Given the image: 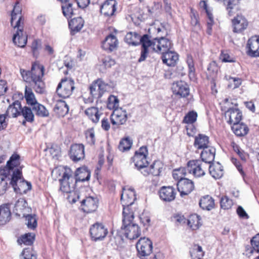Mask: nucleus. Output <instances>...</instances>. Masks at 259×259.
Instances as JSON below:
<instances>
[{"instance_id":"f257e3e1","label":"nucleus","mask_w":259,"mask_h":259,"mask_svg":"<svg viewBox=\"0 0 259 259\" xmlns=\"http://www.w3.org/2000/svg\"><path fill=\"white\" fill-rule=\"evenodd\" d=\"M45 67L42 65L34 63L31 70L20 69V73L24 81L29 82L37 93L44 94L45 92V84L42 80Z\"/></svg>"},{"instance_id":"f03ea898","label":"nucleus","mask_w":259,"mask_h":259,"mask_svg":"<svg viewBox=\"0 0 259 259\" xmlns=\"http://www.w3.org/2000/svg\"><path fill=\"white\" fill-rule=\"evenodd\" d=\"M122 215L121 230L125 237L130 240L138 238L141 235V230L137 224L133 223L134 219V212H130L127 209L124 208Z\"/></svg>"},{"instance_id":"7ed1b4c3","label":"nucleus","mask_w":259,"mask_h":259,"mask_svg":"<svg viewBox=\"0 0 259 259\" xmlns=\"http://www.w3.org/2000/svg\"><path fill=\"white\" fill-rule=\"evenodd\" d=\"M20 157L19 155L14 153L10 158L7 161V164L4 167L0 168V195L3 194L6 191L8 183L11 181L12 172L5 170L14 169L20 164Z\"/></svg>"},{"instance_id":"20e7f679","label":"nucleus","mask_w":259,"mask_h":259,"mask_svg":"<svg viewBox=\"0 0 259 259\" xmlns=\"http://www.w3.org/2000/svg\"><path fill=\"white\" fill-rule=\"evenodd\" d=\"M21 169L22 167L19 165L14 168V169H8L6 170L7 171L9 170L10 172H12L10 185L12 186L14 191L16 193L20 194L26 193L31 189L30 183L26 181L23 178Z\"/></svg>"},{"instance_id":"39448f33","label":"nucleus","mask_w":259,"mask_h":259,"mask_svg":"<svg viewBox=\"0 0 259 259\" xmlns=\"http://www.w3.org/2000/svg\"><path fill=\"white\" fill-rule=\"evenodd\" d=\"M172 43L166 32V37H163V64L167 66H175L179 59V56L172 50Z\"/></svg>"},{"instance_id":"423d86ee","label":"nucleus","mask_w":259,"mask_h":259,"mask_svg":"<svg viewBox=\"0 0 259 259\" xmlns=\"http://www.w3.org/2000/svg\"><path fill=\"white\" fill-rule=\"evenodd\" d=\"M75 89L74 81L71 78H64L62 79L58 84L56 92L58 95L63 98H69Z\"/></svg>"},{"instance_id":"0eeeda50","label":"nucleus","mask_w":259,"mask_h":259,"mask_svg":"<svg viewBox=\"0 0 259 259\" xmlns=\"http://www.w3.org/2000/svg\"><path fill=\"white\" fill-rule=\"evenodd\" d=\"M137 255L141 259H147L146 256L151 254L153 249L152 241L148 238H141L136 244Z\"/></svg>"},{"instance_id":"6e6552de","label":"nucleus","mask_w":259,"mask_h":259,"mask_svg":"<svg viewBox=\"0 0 259 259\" xmlns=\"http://www.w3.org/2000/svg\"><path fill=\"white\" fill-rule=\"evenodd\" d=\"M59 181L60 183V189L63 193H71L75 189V180L69 170H66L63 173L62 177Z\"/></svg>"},{"instance_id":"1a4fd4ad","label":"nucleus","mask_w":259,"mask_h":259,"mask_svg":"<svg viewBox=\"0 0 259 259\" xmlns=\"http://www.w3.org/2000/svg\"><path fill=\"white\" fill-rule=\"evenodd\" d=\"M208 165L200 160H192L187 163V170L189 174H192L195 177L203 176Z\"/></svg>"},{"instance_id":"9d476101","label":"nucleus","mask_w":259,"mask_h":259,"mask_svg":"<svg viewBox=\"0 0 259 259\" xmlns=\"http://www.w3.org/2000/svg\"><path fill=\"white\" fill-rule=\"evenodd\" d=\"M111 87L108 83H105L101 79H98L95 81L90 86V94L94 98L99 99L101 98L104 93L109 90Z\"/></svg>"},{"instance_id":"9b49d317","label":"nucleus","mask_w":259,"mask_h":259,"mask_svg":"<svg viewBox=\"0 0 259 259\" xmlns=\"http://www.w3.org/2000/svg\"><path fill=\"white\" fill-rule=\"evenodd\" d=\"M135 192L133 188H123L122 193L121 194V202L124 208H126L130 212H134L130 206L134 203L136 200Z\"/></svg>"},{"instance_id":"f8f14e48","label":"nucleus","mask_w":259,"mask_h":259,"mask_svg":"<svg viewBox=\"0 0 259 259\" xmlns=\"http://www.w3.org/2000/svg\"><path fill=\"white\" fill-rule=\"evenodd\" d=\"M148 154L147 148L146 146L141 147L135 152L133 160L136 168H143L144 166H148L149 164L147 158Z\"/></svg>"},{"instance_id":"ddd939ff","label":"nucleus","mask_w":259,"mask_h":259,"mask_svg":"<svg viewBox=\"0 0 259 259\" xmlns=\"http://www.w3.org/2000/svg\"><path fill=\"white\" fill-rule=\"evenodd\" d=\"M90 233L92 240L97 241L103 239L108 232L103 224L97 223L91 226Z\"/></svg>"},{"instance_id":"4468645a","label":"nucleus","mask_w":259,"mask_h":259,"mask_svg":"<svg viewBox=\"0 0 259 259\" xmlns=\"http://www.w3.org/2000/svg\"><path fill=\"white\" fill-rule=\"evenodd\" d=\"M232 24L233 32L240 33L247 28L248 22L244 16L237 14L232 20Z\"/></svg>"},{"instance_id":"2eb2a0df","label":"nucleus","mask_w":259,"mask_h":259,"mask_svg":"<svg viewBox=\"0 0 259 259\" xmlns=\"http://www.w3.org/2000/svg\"><path fill=\"white\" fill-rule=\"evenodd\" d=\"M70 159L74 162H77L84 157V147L81 144H75L70 147L69 153Z\"/></svg>"},{"instance_id":"dca6fc26","label":"nucleus","mask_w":259,"mask_h":259,"mask_svg":"<svg viewBox=\"0 0 259 259\" xmlns=\"http://www.w3.org/2000/svg\"><path fill=\"white\" fill-rule=\"evenodd\" d=\"M177 188L181 196H183L190 194L194 190V185L192 180L186 178L177 182Z\"/></svg>"},{"instance_id":"f3484780","label":"nucleus","mask_w":259,"mask_h":259,"mask_svg":"<svg viewBox=\"0 0 259 259\" xmlns=\"http://www.w3.org/2000/svg\"><path fill=\"white\" fill-rule=\"evenodd\" d=\"M13 27L15 29H17L13 37V42L19 47H24L27 41V35L26 32H23V26L20 25Z\"/></svg>"},{"instance_id":"a211bd4d","label":"nucleus","mask_w":259,"mask_h":259,"mask_svg":"<svg viewBox=\"0 0 259 259\" xmlns=\"http://www.w3.org/2000/svg\"><path fill=\"white\" fill-rule=\"evenodd\" d=\"M111 122L113 125L117 126L123 124L127 120V114L125 111L121 109L114 110L110 115Z\"/></svg>"},{"instance_id":"6ab92c4d","label":"nucleus","mask_w":259,"mask_h":259,"mask_svg":"<svg viewBox=\"0 0 259 259\" xmlns=\"http://www.w3.org/2000/svg\"><path fill=\"white\" fill-rule=\"evenodd\" d=\"M247 54L250 57H259V36L249 39L247 44Z\"/></svg>"},{"instance_id":"aec40b11","label":"nucleus","mask_w":259,"mask_h":259,"mask_svg":"<svg viewBox=\"0 0 259 259\" xmlns=\"http://www.w3.org/2000/svg\"><path fill=\"white\" fill-rule=\"evenodd\" d=\"M171 89L174 94L179 95L181 97H185L189 94L188 84L182 80L174 82Z\"/></svg>"},{"instance_id":"412c9836","label":"nucleus","mask_w":259,"mask_h":259,"mask_svg":"<svg viewBox=\"0 0 259 259\" xmlns=\"http://www.w3.org/2000/svg\"><path fill=\"white\" fill-rule=\"evenodd\" d=\"M162 39V37L160 38H155L154 40L157 41L158 43L157 45H155V42L152 41L149 38V36L148 34H144L142 37H140V43L142 44V48H147L149 47H152V48L154 51L155 52L160 51H161V46H160V39Z\"/></svg>"},{"instance_id":"4be33fe9","label":"nucleus","mask_w":259,"mask_h":259,"mask_svg":"<svg viewBox=\"0 0 259 259\" xmlns=\"http://www.w3.org/2000/svg\"><path fill=\"white\" fill-rule=\"evenodd\" d=\"M259 253V233L257 234L250 240V246L247 245L244 254L248 257L254 253Z\"/></svg>"},{"instance_id":"5701e85b","label":"nucleus","mask_w":259,"mask_h":259,"mask_svg":"<svg viewBox=\"0 0 259 259\" xmlns=\"http://www.w3.org/2000/svg\"><path fill=\"white\" fill-rule=\"evenodd\" d=\"M118 44V41L116 37L114 35L110 34L106 36L103 41L102 47L104 50L111 52L117 49Z\"/></svg>"},{"instance_id":"b1692460","label":"nucleus","mask_w":259,"mask_h":259,"mask_svg":"<svg viewBox=\"0 0 259 259\" xmlns=\"http://www.w3.org/2000/svg\"><path fill=\"white\" fill-rule=\"evenodd\" d=\"M81 206L83 211L90 213L95 211L98 207V200L97 198L88 197L81 202Z\"/></svg>"},{"instance_id":"393cba45","label":"nucleus","mask_w":259,"mask_h":259,"mask_svg":"<svg viewBox=\"0 0 259 259\" xmlns=\"http://www.w3.org/2000/svg\"><path fill=\"white\" fill-rule=\"evenodd\" d=\"M115 0H107L100 7L101 13L106 16H112L116 10Z\"/></svg>"},{"instance_id":"a878e982","label":"nucleus","mask_w":259,"mask_h":259,"mask_svg":"<svg viewBox=\"0 0 259 259\" xmlns=\"http://www.w3.org/2000/svg\"><path fill=\"white\" fill-rule=\"evenodd\" d=\"M226 117H229L228 122L230 124L234 125L240 123L242 119V113L237 108H230L225 113Z\"/></svg>"},{"instance_id":"bb28decb","label":"nucleus","mask_w":259,"mask_h":259,"mask_svg":"<svg viewBox=\"0 0 259 259\" xmlns=\"http://www.w3.org/2000/svg\"><path fill=\"white\" fill-rule=\"evenodd\" d=\"M10 204L5 203L0 205V225H4L11 219Z\"/></svg>"},{"instance_id":"cd10ccee","label":"nucleus","mask_w":259,"mask_h":259,"mask_svg":"<svg viewBox=\"0 0 259 259\" xmlns=\"http://www.w3.org/2000/svg\"><path fill=\"white\" fill-rule=\"evenodd\" d=\"M215 154V149L212 146H208L204 149L201 153V160L206 164H209L214 161Z\"/></svg>"},{"instance_id":"c85d7f7f","label":"nucleus","mask_w":259,"mask_h":259,"mask_svg":"<svg viewBox=\"0 0 259 259\" xmlns=\"http://www.w3.org/2000/svg\"><path fill=\"white\" fill-rule=\"evenodd\" d=\"M162 168V161L160 160H155L150 165V174L152 175L154 178L152 180V184L156 186L159 183V178L161 169Z\"/></svg>"},{"instance_id":"c756f323","label":"nucleus","mask_w":259,"mask_h":259,"mask_svg":"<svg viewBox=\"0 0 259 259\" xmlns=\"http://www.w3.org/2000/svg\"><path fill=\"white\" fill-rule=\"evenodd\" d=\"M223 3L229 16H233L240 10V0H224Z\"/></svg>"},{"instance_id":"7c9ffc66","label":"nucleus","mask_w":259,"mask_h":259,"mask_svg":"<svg viewBox=\"0 0 259 259\" xmlns=\"http://www.w3.org/2000/svg\"><path fill=\"white\" fill-rule=\"evenodd\" d=\"M18 4L17 3L15 5L11 14V24L13 27L21 25V9Z\"/></svg>"},{"instance_id":"2f4dec72","label":"nucleus","mask_w":259,"mask_h":259,"mask_svg":"<svg viewBox=\"0 0 259 259\" xmlns=\"http://www.w3.org/2000/svg\"><path fill=\"white\" fill-rule=\"evenodd\" d=\"M209 172L214 179H219L224 174L223 166L219 162L209 164Z\"/></svg>"},{"instance_id":"473e14b6","label":"nucleus","mask_w":259,"mask_h":259,"mask_svg":"<svg viewBox=\"0 0 259 259\" xmlns=\"http://www.w3.org/2000/svg\"><path fill=\"white\" fill-rule=\"evenodd\" d=\"M91 176L90 172L85 167H79L76 169L74 177L75 183L77 182H84L89 180Z\"/></svg>"},{"instance_id":"72a5a7b5","label":"nucleus","mask_w":259,"mask_h":259,"mask_svg":"<svg viewBox=\"0 0 259 259\" xmlns=\"http://www.w3.org/2000/svg\"><path fill=\"white\" fill-rule=\"evenodd\" d=\"M23 107L19 101H15L12 105H10L7 109V114L9 116L16 117L21 115Z\"/></svg>"},{"instance_id":"f704fd0d","label":"nucleus","mask_w":259,"mask_h":259,"mask_svg":"<svg viewBox=\"0 0 259 259\" xmlns=\"http://www.w3.org/2000/svg\"><path fill=\"white\" fill-rule=\"evenodd\" d=\"M54 111L58 116L63 117L69 111V107L66 103L63 100L58 101L54 108Z\"/></svg>"},{"instance_id":"c9c22d12","label":"nucleus","mask_w":259,"mask_h":259,"mask_svg":"<svg viewBox=\"0 0 259 259\" xmlns=\"http://www.w3.org/2000/svg\"><path fill=\"white\" fill-rule=\"evenodd\" d=\"M32 109L35 115L40 117H47L49 116V112L43 105L36 102L31 105Z\"/></svg>"},{"instance_id":"e433bc0d","label":"nucleus","mask_w":259,"mask_h":259,"mask_svg":"<svg viewBox=\"0 0 259 259\" xmlns=\"http://www.w3.org/2000/svg\"><path fill=\"white\" fill-rule=\"evenodd\" d=\"M209 137L203 134H199L196 137L194 141V146L197 149H204L208 147Z\"/></svg>"},{"instance_id":"4c0bfd02","label":"nucleus","mask_w":259,"mask_h":259,"mask_svg":"<svg viewBox=\"0 0 259 259\" xmlns=\"http://www.w3.org/2000/svg\"><path fill=\"white\" fill-rule=\"evenodd\" d=\"M199 5H200V7L203 8L205 11V12L207 14V17L208 19V20L207 22V32L208 34H210L211 31V29H212V26L213 25V18L212 14L208 10L206 1H201L200 2Z\"/></svg>"},{"instance_id":"58836bf2","label":"nucleus","mask_w":259,"mask_h":259,"mask_svg":"<svg viewBox=\"0 0 259 259\" xmlns=\"http://www.w3.org/2000/svg\"><path fill=\"white\" fill-rule=\"evenodd\" d=\"M83 24L84 21L80 17L73 18L69 22V27L72 32H74V33L80 31Z\"/></svg>"},{"instance_id":"ea45409f","label":"nucleus","mask_w":259,"mask_h":259,"mask_svg":"<svg viewBox=\"0 0 259 259\" xmlns=\"http://www.w3.org/2000/svg\"><path fill=\"white\" fill-rule=\"evenodd\" d=\"M187 224L193 230L198 229L201 226L200 217L196 214L190 215L187 219Z\"/></svg>"},{"instance_id":"a19ab883","label":"nucleus","mask_w":259,"mask_h":259,"mask_svg":"<svg viewBox=\"0 0 259 259\" xmlns=\"http://www.w3.org/2000/svg\"><path fill=\"white\" fill-rule=\"evenodd\" d=\"M85 114L94 122L97 123L99 121L102 113L99 111L98 108L95 107H91L85 110Z\"/></svg>"},{"instance_id":"79ce46f5","label":"nucleus","mask_w":259,"mask_h":259,"mask_svg":"<svg viewBox=\"0 0 259 259\" xmlns=\"http://www.w3.org/2000/svg\"><path fill=\"white\" fill-rule=\"evenodd\" d=\"M232 130L234 133L238 137L245 136L249 131L247 126L243 123H238L232 125Z\"/></svg>"},{"instance_id":"37998d69","label":"nucleus","mask_w":259,"mask_h":259,"mask_svg":"<svg viewBox=\"0 0 259 259\" xmlns=\"http://www.w3.org/2000/svg\"><path fill=\"white\" fill-rule=\"evenodd\" d=\"M199 205L203 209L209 210L214 207V200L209 195L204 196L200 200Z\"/></svg>"},{"instance_id":"c03bdc74","label":"nucleus","mask_w":259,"mask_h":259,"mask_svg":"<svg viewBox=\"0 0 259 259\" xmlns=\"http://www.w3.org/2000/svg\"><path fill=\"white\" fill-rule=\"evenodd\" d=\"M176 191L175 189L171 186H163V201H171L176 197Z\"/></svg>"},{"instance_id":"a18cd8bd","label":"nucleus","mask_w":259,"mask_h":259,"mask_svg":"<svg viewBox=\"0 0 259 259\" xmlns=\"http://www.w3.org/2000/svg\"><path fill=\"white\" fill-rule=\"evenodd\" d=\"M190 253L192 259H202L204 255L202 247L194 244L190 250Z\"/></svg>"},{"instance_id":"49530a36","label":"nucleus","mask_w":259,"mask_h":259,"mask_svg":"<svg viewBox=\"0 0 259 259\" xmlns=\"http://www.w3.org/2000/svg\"><path fill=\"white\" fill-rule=\"evenodd\" d=\"M24 97L26 103L30 106L37 102L31 88L27 85L25 88Z\"/></svg>"},{"instance_id":"de8ad7c7","label":"nucleus","mask_w":259,"mask_h":259,"mask_svg":"<svg viewBox=\"0 0 259 259\" xmlns=\"http://www.w3.org/2000/svg\"><path fill=\"white\" fill-rule=\"evenodd\" d=\"M61 8L64 16L67 18H71L74 14L73 4L70 1L63 3Z\"/></svg>"},{"instance_id":"09e8293b","label":"nucleus","mask_w":259,"mask_h":259,"mask_svg":"<svg viewBox=\"0 0 259 259\" xmlns=\"http://www.w3.org/2000/svg\"><path fill=\"white\" fill-rule=\"evenodd\" d=\"M35 238V235L32 233H26L22 235L17 240L19 244H24L26 245H31L33 244Z\"/></svg>"},{"instance_id":"8fccbe9b","label":"nucleus","mask_w":259,"mask_h":259,"mask_svg":"<svg viewBox=\"0 0 259 259\" xmlns=\"http://www.w3.org/2000/svg\"><path fill=\"white\" fill-rule=\"evenodd\" d=\"M32 108L24 106L21 111V115L27 121V122L32 123L34 120V114L32 111Z\"/></svg>"},{"instance_id":"3c124183","label":"nucleus","mask_w":259,"mask_h":259,"mask_svg":"<svg viewBox=\"0 0 259 259\" xmlns=\"http://www.w3.org/2000/svg\"><path fill=\"white\" fill-rule=\"evenodd\" d=\"M125 41L133 46H138L140 44L139 40H140V36L136 32H130L126 34L125 37Z\"/></svg>"},{"instance_id":"603ef678","label":"nucleus","mask_w":259,"mask_h":259,"mask_svg":"<svg viewBox=\"0 0 259 259\" xmlns=\"http://www.w3.org/2000/svg\"><path fill=\"white\" fill-rule=\"evenodd\" d=\"M187 172H188L187 167L175 169L173 170L172 176L174 179L178 181L186 179L184 177L187 175Z\"/></svg>"},{"instance_id":"864d4df0","label":"nucleus","mask_w":259,"mask_h":259,"mask_svg":"<svg viewBox=\"0 0 259 259\" xmlns=\"http://www.w3.org/2000/svg\"><path fill=\"white\" fill-rule=\"evenodd\" d=\"M133 141L128 137L122 139L118 145V149L120 151L124 152L128 150L132 147Z\"/></svg>"},{"instance_id":"5fc2aeb1","label":"nucleus","mask_w":259,"mask_h":259,"mask_svg":"<svg viewBox=\"0 0 259 259\" xmlns=\"http://www.w3.org/2000/svg\"><path fill=\"white\" fill-rule=\"evenodd\" d=\"M119 100L117 97L110 95L108 98L107 108L110 110H118Z\"/></svg>"},{"instance_id":"6e6d98bb","label":"nucleus","mask_w":259,"mask_h":259,"mask_svg":"<svg viewBox=\"0 0 259 259\" xmlns=\"http://www.w3.org/2000/svg\"><path fill=\"white\" fill-rule=\"evenodd\" d=\"M186 62L189 68V76L191 79L195 77V68L192 56L187 55Z\"/></svg>"},{"instance_id":"4d7b16f0","label":"nucleus","mask_w":259,"mask_h":259,"mask_svg":"<svg viewBox=\"0 0 259 259\" xmlns=\"http://www.w3.org/2000/svg\"><path fill=\"white\" fill-rule=\"evenodd\" d=\"M197 113L194 111H191L188 112L184 117L183 122L187 124H193L194 123L197 118Z\"/></svg>"},{"instance_id":"13d9d810","label":"nucleus","mask_w":259,"mask_h":259,"mask_svg":"<svg viewBox=\"0 0 259 259\" xmlns=\"http://www.w3.org/2000/svg\"><path fill=\"white\" fill-rule=\"evenodd\" d=\"M85 135L88 143L91 145H94L96 141L94 130L93 128L89 129L85 132Z\"/></svg>"},{"instance_id":"bf43d9fd","label":"nucleus","mask_w":259,"mask_h":259,"mask_svg":"<svg viewBox=\"0 0 259 259\" xmlns=\"http://www.w3.org/2000/svg\"><path fill=\"white\" fill-rule=\"evenodd\" d=\"M220 204L222 208L228 209L230 208L233 205V201L227 196L222 197L220 200Z\"/></svg>"},{"instance_id":"052dcab7","label":"nucleus","mask_w":259,"mask_h":259,"mask_svg":"<svg viewBox=\"0 0 259 259\" xmlns=\"http://www.w3.org/2000/svg\"><path fill=\"white\" fill-rule=\"evenodd\" d=\"M26 225L28 228L34 229L37 226V221L34 217L28 214L26 216Z\"/></svg>"},{"instance_id":"680f3d73","label":"nucleus","mask_w":259,"mask_h":259,"mask_svg":"<svg viewBox=\"0 0 259 259\" xmlns=\"http://www.w3.org/2000/svg\"><path fill=\"white\" fill-rule=\"evenodd\" d=\"M141 223L147 228L149 227L151 224V219L149 214L147 213H143L140 217Z\"/></svg>"},{"instance_id":"e2e57ef3","label":"nucleus","mask_w":259,"mask_h":259,"mask_svg":"<svg viewBox=\"0 0 259 259\" xmlns=\"http://www.w3.org/2000/svg\"><path fill=\"white\" fill-rule=\"evenodd\" d=\"M27 206V202L24 198L19 199L15 204V209L16 211H22Z\"/></svg>"},{"instance_id":"0e129e2a","label":"nucleus","mask_w":259,"mask_h":259,"mask_svg":"<svg viewBox=\"0 0 259 259\" xmlns=\"http://www.w3.org/2000/svg\"><path fill=\"white\" fill-rule=\"evenodd\" d=\"M102 62L106 68L111 67L115 64L114 60L112 59L110 56L104 57L102 60Z\"/></svg>"},{"instance_id":"69168bd1","label":"nucleus","mask_w":259,"mask_h":259,"mask_svg":"<svg viewBox=\"0 0 259 259\" xmlns=\"http://www.w3.org/2000/svg\"><path fill=\"white\" fill-rule=\"evenodd\" d=\"M21 259H36V256L28 249H24L22 252V257Z\"/></svg>"},{"instance_id":"338daca9","label":"nucleus","mask_w":259,"mask_h":259,"mask_svg":"<svg viewBox=\"0 0 259 259\" xmlns=\"http://www.w3.org/2000/svg\"><path fill=\"white\" fill-rule=\"evenodd\" d=\"M41 48V41L39 39L34 40L31 45V49L34 54Z\"/></svg>"},{"instance_id":"774afa93","label":"nucleus","mask_w":259,"mask_h":259,"mask_svg":"<svg viewBox=\"0 0 259 259\" xmlns=\"http://www.w3.org/2000/svg\"><path fill=\"white\" fill-rule=\"evenodd\" d=\"M220 60L223 62H233L234 60L231 58L227 53L222 52L220 56Z\"/></svg>"}]
</instances>
